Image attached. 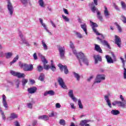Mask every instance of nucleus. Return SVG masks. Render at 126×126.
Wrapping results in <instances>:
<instances>
[{
  "instance_id": "a878e982",
  "label": "nucleus",
  "mask_w": 126,
  "mask_h": 126,
  "mask_svg": "<svg viewBox=\"0 0 126 126\" xmlns=\"http://www.w3.org/2000/svg\"><path fill=\"white\" fill-rule=\"evenodd\" d=\"M13 54L11 52H8L5 54L6 59H10Z\"/></svg>"
},
{
  "instance_id": "0eeeda50",
  "label": "nucleus",
  "mask_w": 126,
  "mask_h": 126,
  "mask_svg": "<svg viewBox=\"0 0 126 126\" xmlns=\"http://www.w3.org/2000/svg\"><path fill=\"white\" fill-rule=\"evenodd\" d=\"M7 8L9 11V14L12 15L13 14V6H12V4L11 2H10V0H7Z\"/></svg>"
},
{
  "instance_id": "a18cd8bd",
  "label": "nucleus",
  "mask_w": 126,
  "mask_h": 126,
  "mask_svg": "<svg viewBox=\"0 0 126 126\" xmlns=\"http://www.w3.org/2000/svg\"><path fill=\"white\" fill-rule=\"evenodd\" d=\"M62 17H63V19H64V20H65V21H66L67 22H68V21H69V19H68V18H67V17L64 16V15H62Z\"/></svg>"
},
{
  "instance_id": "2f4dec72",
  "label": "nucleus",
  "mask_w": 126,
  "mask_h": 126,
  "mask_svg": "<svg viewBox=\"0 0 126 126\" xmlns=\"http://www.w3.org/2000/svg\"><path fill=\"white\" fill-rule=\"evenodd\" d=\"M25 74L18 72V76L17 77H18V78H23L25 77Z\"/></svg>"
},
{
  "instance_id": "72a5a7b5",
  "label": "nucleus",
  "mask_w": 126,
  "mask_h": 126,
  "mask_svg": "<svg viewBox=\"0 0 126 126\" xmlns=\"http://www.w3.org/2000/svg\"><path fill=\"white\" fill-rule=\"evenodd\" d=\"M44 69H46V70H48L50 67V65L46 64V63H48V61H47V63H43Z\"/></svg>"
},
{
  "instance_id": "7c9ffc66",
  "label": "nucleus",
  "mask_w": 126,
  "mask_h": 126,
  "mask_svg": "<svg viewBox=\"0 0 126 126\" xmlns=\"http://www.w3.org/2000/svg\"><path fill=\"white\" fill-rule=\"evenodd\" d=\"M41 42L44 50H45V51H46V50H48V46H47V44H46L45 41H44V40H42Z\"/></svg>"
},
{
  "instance_id": "f3484780",
  "label": "nucleus",
  "mask_w": 126,
  "mask_h": 126,
  "mask_svg": "<svg viewBox=\"0 0 126 126\" xmlns=\"http://www.w3.org/2000/svg\"><path fill=\"white\" fill-rule=\"evenodd\" d=\"M104 14L106 18H108L110 16V12H109L108 8L106 6H104Z\"/></svg>"
},
{
  "instance_id": "4c0bfd02",
  "label": "nucleus",
  "mask_w": 126,
  "mask_h": 126,
  "mask_svg": "<svg viewBox=\"0 0 126 126\" xmlns=\"http://www.w3.org/2000/svg\"><path fill=\"white\" fill-rule=\"evenodd\" d=\"M27 82H28V80L27 79H23L22 80V83L23 84V86H25V85H26V83H27Z\"/></svg>"
},
{
  "instance_id": "f03ea898",
  "label": "nucleus",
  "mask_w": 126,
  "mask_h": 126,
  "mask_svg": "<svg viewBox=\"0 0 126 126\" xmlns=\"http://www.w3.org/2000/svg\"><path fill=\"white\" fill-rule=\"evenodd\" d=\"M73 53L74 55H76L77 58L79 60L80 65H81L82 62L85 63L87 65H88V60L85 57H84V54L82 52H80L77 54L76 53V50H73Z\"/></svg>"
},
{
  "instance_id": "13d9d810",
  "label": "nucleus",
  "mask_w": 126,
  "mask_h": 126,
  "mask_svg": "<svg viewBox=\"0 0 126 126\" xmlns=\"http://www.w3.org/2000/svg\"><path fill=\"white\" fill-rule=\"evenodd\" d=\"M114 6L115 9H116V10H120V8H119V6H118V5H117L115 3L114 4Z\"/></svg>"
},
{
  "instance_id": "f704fd0d",
  "label": "nucleus",
  "mask_w": 126,
  "mask_h": 126,
  "mask_svg": "<svg viewBox=\"0 0 126 126\" xmlns=\"http://www.w3.org/2000/svg\"><path fill=\"white\" fill-rule=\"evenodd\" d=\"M75 33L78 38H79L80 39H81V38H83V36L82 35V34H81V33H80V32H75Z\"/></svg>"
},
{
  "instance_id": "603ef678",
  "label": "nucleus",
  "mask_w": 126,
  "mask_h": 126,
  "mask_svg": "<svg viewBox=\"0 0 126 126\" xmlns=\"http://www.w3.org/2000/svg\"><path fill=\"white\" fill-rule=\"evenodd\" d=\"M3 105L5 108H7V103L6 102V100L2 101Z\"/></svg>"
},
{
  "instance_id": "bb28decb",
  "label": "nucleus",
  "mask_w": 126,
  "mask_h": 126,
  "mask_svg": "<svg viewBox=\"0 0 126 126\" xmlns=\"http://www.w3.org/2000/svg\"><path fill=\"white\" fill-rule=\"evenodd\" d=\"M73 74H74V77L76 78L77 80H78V81H79L80 80V75H79V74L75 72H74Z\"/></svg>"
},
{
  "instance_id": "bf43d9fd",
  "label": "nucleus",
  "mask_w": 126,
  "mask_h": 126,
  "mask_svg": "<svg viewBox=\"0 0 126 126\" xmlns=\"http://www.w3.org/2000/svg\"><path fill=\"white\" fill-rule=\"evenodd\" d=\"M63 10L64 11V13L65 14H68V11H67V9H65V8H63Z\"/></svg>"
},
{
  "instance_id": "5701e85b",
  "label": "nucleus",
  "mask_w": 126,
  "mask_h": 126,
  "mask_svg": "<svg viewBox=\"0 0 126 126\" xmlns=\"http://www.w3.org/2000/svg\"><path fill=\"white\" fill-rule=\"evenodd\" d=\"M38 56L40 57L42 63H47V60L45 58V57L43 56V55L41 53H38Z\"/></svg>"
},
{
  "instance_id": "4468645a",
  "label": "nucleus",
  "mask_w": 126,
  "mask_h": 126,
  "mask_svg": "<svg viewBox=\"0 0 126 126\" xmlns=\"http://www.w3.org/2000/svg\"><path fill=\"white\" fill-rule=\"evenodd\" d=\"M94 50L95 51H96V52H98V53H100L102 54L103 53V51H102V49H101V47L98 44H94Z\"/></svg>"
},
{
  "instance_id": "473e14b6",
  "label": "nucleus",
  "mask_w": 126,
  "mask_h": 126,
  "mask_svg": "<svg viewBox=\"0 0 126 126\" xmlns=\"http://www.w3.org/2000/svg\"><path fill=\"white\" fill-rule=\"evenodd\" d=\"M121 6H122V7L123 9H124V10H126V3L125 2H124V1H122L121 2Z\"/></svg>"
},
{
  "instance_id": "de8ad7c7",
  "label": "nucleus",
  "mask_w": 126,
  "mask_h": 126,
  "mask_svg": "<svg viewBox=\"0 0 126 126\" xmlns=\"http://www.w3.org/2000/svg\"><path fill=\"white\" fill-rule=\"evenodd\" d=\"M115 25H116V26L119 30V32H122V28H121V26H120V25H119V24H118V23H115Z\"/></svg>"
},
{
  "instance_id": "9b49d317",
  "label": "nucleus",
  "mask_w": 126,
  "mask_h": 126,
  "mask_svg": "<svg viewBox=\"0 0 126 126\" xmlns=\"http://www.w3.org/2000/svg\"><path fill=\"white\" fill-rule=\"evenodd\" d=\"M90 122V120H82L80 123V126H89V124H87V123H89Z\"/></svg>"
},
{
  "instance_id": "c756f323",
  "label": "nucleus",
  "mask_w": 126,
  "mask_h": 126,
  "mask_svg": "<svg viewBox=\"0 0 126 126\" xmlns=\"http://www.w3.org/2000/svg\"><path fill=\"white\" fill-rule=\"evenodd\" d=\"M38 3L41 7H45V5L43 0H39Z\"/></svg>"
},
{
  "instance_id": "4d7b16f0",
  "label": "nucleus",
  "mask_w": 126,
  "mask_h": 126,
  "mask_svg": "<svg viewBox=\"0 0 126 126\" xmlns=\"http://www.w3.org/2000/svg\"><path fill=\"white\" fill-rule=\"evenodd\" d=\"M70 47L71 48V49H72V50L74 49V45L71 42H70Z\"/></svg>"
},
{
  "instance_id": "09e8293b",
  "label": "nucleus",
  "mask_w": 126,
  "mask_h": 126,
  "mask_svg": "<svg viewBox=\"0 0 126 126\" xmlns=\"http://www.w3.org/2000/svg\"><path fill=\"white\" fill-rule=\"evenodd\" d=\"M1 115L2 116V119L4 120V121H5V119H6L5 115H4V113L1 110Z\"/></svg>"
},
{
  "instance_id": "3c124183",
  "label": "nucleus",
  "mask_w": 126,
  "mask_h": 126,
  "mask_svg": "<svg viewBox=\"0 0 126 126\" xmlns=\"http://www.w3.org/2000/svg\"><path fill=\"white\" fill-rule=\"evenodd\" d=\"M120 98L121 99V101L124 103L125 104H126V101L125 100V98H124V97L122 95H120Z\"/></svg>"
},
{
  "instance_id": "58836bf2",
  "label": "nucleus",
  "mask_w": 126,
  "mask_h": 126,
  "mask_svg": "<svg viewBox=\"0 0 126 126\" xmlns=\"http://www.w3.org/2000/svg\"><path fill=\"white\" fill-rule=\"evenodd\" d=\"M78 104L80 109H83V105H82V103H81V100H80V99L78 100Z\"/></svg>"
},
{
  "instance_id": "6ab92c4d",
  "label": "nucleus",
  "mask_w": 126,
  "mask_h": 126,
  "mask_svg": "<svg viewBox=\"0 0 126 126\" xmlns=\"http://www.w3.org/2000/svg\"><path fill=\"white\" fill-rule=\"evenodd\" d=\"M47 95H50V96H54L55 95V92L54 91H48L44 93V95L47 96Z\"/></svg>"
},
{
  "instance_id": "a19ab883",
  "label": "nucleus",
  "mask_w": 126,
  "mask_h": 126,
  "mask_svg": "<svg viewBox=\"0 0 126 126\" xmlns=\"http://www.w3.org/2000/svg\"><path fill=\"white\" fill-rule=\"evenodd\" d=\"M10 73L12 75H14V76H17V77L18 75V72L14 71H11Z\"/></svg>"
},
{
  "instance_id": "a211bd4d",
  "label": "nucleus",
  "mask_w": 126,
  "mask_h": 126,
  "mask_svg": "<svg viewBox=\"0 0 126 126\" xmlns=\"http://www.w3.org/2000/svg\"><path fill=\"white\" fill-rule=\"evenodd\" d=\"M18 116L17 114L15 113H11L10 117H9V121H11V120H14V119H17Z\"/></svg>"
},
{
  "instance_id": "e2e57ef3",
  "label": "nucleus",
  "mask_w": 126,
  "mask_h": 126,
  "mask_svg": "<svg viewBox=\"0 0 126 126\" xmlns=\"http://www.w3.org/2000/svg\"><path fill=\"white\" fill-rule=\"evenodd\" d=\"M70 106H71V109H75V106H74V104L71 103H70Z\"/></svg>"
},
{
  "instance_id": "79ce46f5",
  "label": "nucleus",
  "mask_w": 126,
  "mask_h": 126,
  "mask_svg": "<svg viewBox=\"0 0 126 126\" xmlns=\"http://www.w3.org/2000/svg\"><path fill=\"white\" fill-rule=\"evenodd\" d=\"M121 20L123 22V23H126V17L124 15L121 16Z\"/></svg>"
},
{
  "instance_id": "37998d69",
  "label": "nucleus",
  "mask_w": 126,
  "mask_h": 126,
  "mask_svg": "<svg viewBox=\"0 0 126 126\" xmlns=\"http://www.w3.org/2000/svg\"><path fill=\"white\" fill-rule=\"evenodd\" d=\"M28 0H21V1L24 5H26L28 4Z\"/></svg>"
},
{
  "instance_id": "2eb2a0df",
  "label": "nucleus",
  "mask_w": 126,
  "mask_h": 126,
  "mask_svg": "<svg viewBox=\"0 0 126 126\" xmlns=\"http://www.w3.org/2000/svg\"><path fill=\"white\" fill-rule=\"evenodd\" d=\"M37 91V88L35 87H33L32 88H28V91L29 93L30 94H33V93H35V91Z\"/></svg>"
},
{
  "instance_id": "412c9836",
  "label": "nucleus",
  "mask_w": 126,
  "mask_h": 126,
  "mask_svg": "<svg viewBox=\"0 0 126 126\" xmlns=\"http://www.w3.org/2000/svg\"><path fill=\"white\" fill-rule=\"evenodd\" d=\"M38 120H43V121H48L49 120V116L47 115H42L38 117Z\"/></svg>"
},
{
  "instance_id": "774afa93",
  "label": "nucleus",
  "mask_w": 126,
  "mask_h": 126,
  "mask_svg": "<svg viewBox=\"0 0 126 126\" xmlns=\"http://www.w3.org/2000/svg\"><path fill=\"white\" fill-rule=\"evenodd\" d=\"M117 102L118 101H115L112 103L113 106H116L117 105Z\"/></svg>"
},
{
  "instance_id": "8fccbe9b",
  "label": "nucleus",
  "mask_w": 126,
  "mask_h": 126,
  "mask_svg": "<svg viewBox=\"0 0 126 126\" xmlns=\"http://www.w3.org/2000/svg\"><path fill=\"white\" fill-rule=\"evenodd\" d=\"M124 71L123 72V76L124 79H126V68L125 67H124Z\"/></svg>"
},
{
  "instance_id": "338daca9",
  "label": "nucleus",
  "mask_w": 126,
  "mask_h": 126,
  "mask_svg": "<svg viewBox=\"0 0 126 126\" xmlns=\"http://www.w3.org/2000/svg\"><path fill=\"white\" fill-rule=\"evenodd\" d=\"M30 81L32 84H34V83H35V80L33 79H30Z\"/></svg>"
},
{
  "instance_id": "6e6552de",
  "label": "nucleus",
  "mask_w": 126,
  "mask_h": 126,
  "mask_svg": "<svg viewBox=\"0 0 126 126\" xmlns=\"http://www.w3.org/2000/svg\"><path fill=\"white\" fill-rule=\"evenodd\" d=\"M58 66L61 71H63V70H64V72L65 74H67V73H68V69H67V66H66V65H63V64L60 63L58 64Z\"/></svg>"
},
{
  "instance_id": "cd10ccee",
  "label": "nucleus",
  "mask_w": 126,
  "mask_h": 126,
  "mask_svg": "<svg viewBox=\"0 0 126 126\" xmlns=\"http://www.w3.org/2000/svg\"><path fill=\"white\" fill-rule=\"evenodd\" d=\"M50 68H51L52 71H56V68L54 64L53 61H51V66H50Z\"/></svg>"
},
{
  "instance_id": "052dcab7",
  "label": "nucleus",
  "mask_w": 126,
  "mask_h": 126,
  "mask_svg": "<svg viewBox=\"0 0 126 126\" xmlns=\"http://www.w3.org/2000/svg\"><path fill=\"white\" fill-rule=\"evenodd\" d=\"M2 101H6V97H5V95L3 94L2 95Z\"/></svg>"
},
{
  "instance_id": "c03bdc74",
  "label": "nucleus",
  "mask_w": 126,
  "mask_h": 126,
  "mask_svg": "<svg viewBox=\"0 0 126 126\" xmlns=\"http://www.w3.org/2000/svg\"><path fill=\"white\" fill-rule=\"evenodd\" d=\"M37 68L38 71H39V72H40V71H42L43 69V66L41 65L37 66Z\"/></svg>"
},
{
  "instance_id": "7ed1b4c3",
  "label": "nucleus",
  "mask_w": 126,
  "mask_h": 126,
  "mask_svg": "<svg viewBox=\"0 0 126 126\" xmlns=\"http://www.w3.org/2000/svg\"><path fill=\"white\" fill-rule=\"evenodd\" d=\"M20 66L22 67L25 71H32L33 70V65H28L26 63L20 64Z\"/></svg>"
},
{
  "instance_id": "b1692460",
  "label": "nucleus",
  "mask_w": 126,
  "mask_h": 126,
  "mask_svg": "<svg viewBox=\"0 0 126 126\" xmlns=\"http://www.w3.org/2000/svg\"><path fill=\"white\" fill-rule=\"evenodd\" d=\"M126 103H125L124 102H121V101H117V106H118V107H123V108H125V107L126 106Z\"/></svg>"
},
{
  "instance_id": "e433bc0d",
  "label": "nucleus",
  "mask_w": 126,
  "mask_h": 126,
  "mask_svg": "<svg viewBox=\"0 0 126 126\" xmlns=\"http://www.w3.org/2000/svg\"><path fill=\"white\" fill-rule=\"evenodd\" d=\"M42 26H43V27H44V29H45V30L47 31V32H48V33H49V34H50V35H52V33L50 32H49V30H48V28H47V27L46 26V25L45 24H44L43 23H42V24H41Z\"/></svg>"
},
{
  "instance_id": "4be33fe9",
  "label": "nucleus",
  "mask_w": 126,
  "mask_h": 126,
  "mask_svg": "<svg viewBox=\"0 0 126 126\" xmlns=\"http://www.w3.org/2000/svg\"><path fill=\"white\" fill-rule=\"evenodd\" d=\"M81 27L85 32L86 34L87 35V26L86 24H83L81 25Z\"/></svg>"
},
{
  "instance_id": "20e7f679",
  "label": "nucleus",
  "mask_w": 126,
  "mask_h": 126,
  "mask_svg": "<svg viewBox=\"0 0 126 126\" xmlns=\"http://www.w3.org/2000/svg\"><path fill=\"white\" fill-rule=\"evenodd\" d=\"M105 79H106V76L105 75L98 74L95 79L94 84H95V83H100L102 82V81L105 80Z\"/></svg>"
},
{
  "instance_id": "5fc2aeb1",
  "label": "nucleus",
  "mask_w": 126,
  "mask_h": 126,
  "mask_svg": "<svg viewBox=\"0 0 126 126\" xmlns=\"http://www.w3.org/2000/svg\"><path fill=\"white\" fill-rule=\"evenodd\" d=\"M61 104H60V103H57L56 104V108H57V109H60V108H61Z\"/></svg>"
},
{
  "instance_id": "dca6fc26",
  "label": "nucleus",
  "mask_w": 126,
  "mask_h": 126,
  "mask_svg": "<svg viewBox=\"0 0 126 126\" xmlns=\"http://www.w3.org/2000/svg\"><path fill=\"white\" fill-rule=\"evenodd\" d=\"M115 44H117L119 48H121V38L117 35H115Z\"/></svg>"
},
{
  "instance_id": "423d86ee",
  "label": "nucleus",
  "mask_w": 126,
  "mask_h": 126,
  "mask_svg": "<svg viewBox=\"0 0 126 126\" xmlns=\"http://www.w3.org/2000/svg\"><path fill=\"white\" fill-rule=\"evenodd\" d=\"M91 9L92 11L94 12V13H95V11H96V13L97 14V18L100 20V21H103V17L101 16V13H100L98 8H96L95 6H93Z\"/></svg>"
},
{
  "instance_id": "393cba45",
  "label": "nucleus",
  "mask_w": 126,
  "mask_h": 126,
  "mask_svg": "<svg viewBox=\"0 0 126 126\" xmlns=\"http://www.w3.org/2000/svg\"><path fill=\"white\" fill-rule=\"evenodd\" d=\"M111 113L112 115H113V116H117L118 115H119L120 111L119 110H112L111 111Z\"/></svg>"
},
{
  "instance_id": "ea45409f",
  "label": "nucleus",
  "mask_w": 126,
  "mask_h": 126,
  "mask_svg": "<svg viewBox=\"0 0 126 126\" xmlns=\"http://www.w3.org/2000/svg\"><path fill=\"white\" fill-rule=\"evenodd\" d=\"M59 123L61 126H65V121L63 119L60 120Z\"/></svg>"
},
{
  "instance_id": "9d476101",
  "label": "nucleus",
  "mask_w": 126,
  "mask_h": 126,
  "mask_svg": "<svg viewBox=\"0 0 126 126\" xmlns=\"http://www.w3.org/2000/svg\"><path fill=\"white\" fill-rule=\"evenodd\" d=\"M58 81L62 88L63 89H66V86H65V84L64 83V82H63V78H59Z\"/></svg>"
},
{
  "instance_id": "ddd939ff",
  "label": "nucleus",
  "mask_w": 126,
  "mask_h": 126,
  "mask_svg": "<svg viewBox=\"0 0 126 126\" xmlns=\"http://www.w3.org/2000/svg\"><path fill=\"white\" fill-rule=\"evenodd\" d=\"M95 61V63H98V62H102V58L100 55H94V56Z\"/></svg>"
},
{
  "instance_id": "1a4fd4ad",
  "label": "nucleus",
  "mask_w": 126,
  "mask_h": 126,
  "mask_svg": "<svg viewBox=\"0 0 126 126\" xmlns=\"http://www.w3.org/2000/svg\"><path fill=\"white\" fill-rule=\"evenodd\" d=\"M58 50L60 53V57L61 58H63L64 57V53H65L64 47L59 46L58 47Z\"/></svg>"
},
{
  "instance_id": "c85d7f7f",
  "label": "nucleus",
  "mask_w": 126,
  "mask_h": 126,
  "mask_svg": "<svg viewBox=\"0 0 126 126\" xmlns=\"http://www.w3.org/2000/svg\"><path fill=\"white\" fill-rule=\"evenodd\" d=\"M19 59V56L18 55H17L13 60V61H12L10 63V64H12V63H16V61H18V59Z\"/></svg>"
},
{
  "instance_id": "aec40b11",
  "label": "nucleus",
  "mask_w": 126,
  "mask_h": 126,
  "mask_svg": "<svg viewBox=\"0 0 126 126\" xmlns=\"http://www.w3.org/2000/svg\"><path fill=\"white\" fill-rule=\"evenodd\" d=\"M19 37L21 38V41L22 43H24L25 44H27V41H26V40H25V38L23 37V35L21 32L19 33Z\"/></svg>"
},
{
  "instance_id": "864d4df0",
  "label": "nucleus",
  "mask_w": 126,
  "mask_h": 126,
  "mask_svg": "<svg viewBox=\"0 0 126 126\" xmlns=\"http://www.w3.org/2000/svg\"><path fill=\"white\" fill-rule=\"evenodd\" d=\"M104 99L106 102L110 101V98H109V95H105Z\"/></svg>"
},
{
  "instance_id": "f8f14e48",
  "label": "nucleus",
  "mask_w": 126,
  "mask_h": 126,
  "mask_svg": "<svg viewBox=\"0 0 126 126\" xmlns=\"http://www.w3.org/2000/svg\"><path fill=\"white\" fill-rule=\"evenodd\" d=\"M68 95L70 98L74 101V102H76L77 99L75 97H74V95H73V90H69L68 93Z\"/></svg>"
},
{
  "instance_id": "49530a36",
  "label": "nucleus",
  "mask_w": 126,
  "mask_h": 126,
  "mask_svg": "<svg viewBox=\"0 0 126 126\" xmlns=\"http://www.w3.org/2000/svg\"><path fill=\"white\" fill-rule=\"evenodd\" d=\"M27 107L29 108V109H32L33 107V104H32L31 102H29L27 103Z\"/></svg>"
},
{
  "instance_id": "6e6d98bb",
  "label": "nucleus",
  "mask_w": 126,
  "mask_h": 126,
  "mask_svg": "<svg viewBox=\"0 0 126 126\" xmlns=\"http://www.w3.org/2000/svg\"><path fill=\"white\" fill-rule=\"evenodd\" d=\"M106 102L108 106H109L110 108H112V104H111V101L109 100L108 101H106Z\"/></svg>"
},
{
  "instance_id": "680f3d73",
  "label": "nucleus",
  "mask_w": 126,
  "mask_h": 126,
  "mask_svg": "<svg viewBox=\"0 0 126 126\" xmlns=\"http://www.w3.org/2000/svg\"><path fill=\"white\" fill-rule=\"evenodd\" d=\"M33 56V58L34 60H37V59H38L37 57V53H34Z\"/></svg>"
},
{
  "instance_id": "f257e3e1",
  "label": "nucleus",
  "mask_w": 126,
  "mask_h": 126,
  "mask_svg": "<svg viewBox=\"0 0 126 126\" xmlns=\"http://www.w3.org/2000/svg\"><path fill=\"white\" fill-rule=\"evenodd\" d=\"M90 22L91 24V25L92 27V29H93L94 32V33H95V34L96 35H99L100 36V37H97V40H99V41H100L103 45H105V46H107V47H108V48H110V45H109V43H108V42L107 41H106V40H102V39H104V35H103V34H100V33H99L97 32L96 28H95V27H97L98 26V25H97V24H96L95 23H93L91 21H90Z\"/></svg>"
},
{
  "instance_id": "0e129e2a",
  "label": "nucleus",
  "mask_w": 126,
  "mask_h": 126,
  "mask_svg": "<svg viewBox=\"0 0 126 126\" xmlns=\"http://www.w3.org/2000/svg\"><path fill=\"white\" fill-rule=\"evenodd\" d=\"M120 59L121 60V61L123 63V66H125V60H124V58L121 57Z\"/></svg>"
},
{
  "instance_id": "c9c22d12",
  "label": "nucleus",
  "mask_w": 126,
  "mask_h": 126,
  "mask_svg": "<svg viewBox=\"0 0 126 126\" xmlns=\"http://www.w3.org/2000/svg\"><path fill=\"white\" fill-rule=\"evenodd\" d=\"M44 78H45V75H44V74L43 73L40 74L39 77V80H40L41 81H44Z\"/></svg>"
},
{
  "instance_id": "39448f33",
  "label": "nucleus",
  "mask_w": 126,
  "mask_h": 126,
  "mask_svg": "<svg viewBox=\"0 0 126 126\" xmlns=\"http://www.w3.org/2000/svg\"><path fill=\"white\" fill-rule=\"evenodd\" d=\"M113 59L110 56L106 55L105 58L107 60V62L108 63H114V62H117V58H116V56H115V54L113 53H111Z\"/></svg>"
},
{
  "instance_id": "69168bd1",
  "label": "nucleus",
  "mask_w": 126,
  "mask_h": 126,
  "mask_svg": "<svg viewBox=\"0 0 126 126\" xmlns=\"http://www.w3.org/2000/svg\"><path fill=\"white\" fill-rule=\"evenodd\" d=\"M15 126H20V124L17 121L15 122Z\"/></svg>"
}]
</instances>
